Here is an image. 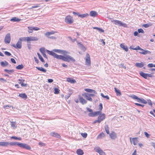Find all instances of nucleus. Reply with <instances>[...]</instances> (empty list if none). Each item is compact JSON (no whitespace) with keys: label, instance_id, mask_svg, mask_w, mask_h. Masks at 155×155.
I'll use <instances>...</instances> for the list:
<instances>
[{"label":"nucleus","instance_id":"24","mask_svg":"<svg viewBox=\"0 0 155 155\" xmlns=\"http://www.w3.org/2000/svg\"><path fill=\"white\" fill-rule=\"evenodd\" d=\"M56 33V31H52L51 32H46L45 34V35L47 37H48V36H50V35L54 34Z\"/></svg>","mask_w":155,"mask_h":155},{"label":"nucleus","instance_id":"2","mask_svg":"<svg viewBox=\"0 0 155 155\" xmlns=\"http://www.w3.org/2000/svg\"><path fill=\"white\" fill-rule=\"evenodd\" d=\"M111 22L113 23L115 25L120 26H123L124 27H127V25L124 23L116 20L111 19Z\"/></svg>","mask_w":155,"mask_h":155},{"label":"nucleus","instance_id":"39","mask_svg":"<svg viewBox=\"0 0 155 155\" xmlns=\"http://www.w3.org/2000/svg\"><path fill=\"white\" fill-rule=\"evenodd\" d=\"M132 142L134 145H136L138 142V140L137 138H133L132 139Z\"/></svg>","mask_w":155,"mask_h":155},{"label":"nucleus","instance_id":"28","mask_svg":"<svg viewBox=\"0 0 155 155\" xmlns=\"http://www.w3.org/2000/svg\"><path fill=\"white\" fill-rule=\"evenodd\" d=\"M136 67L138 68H142L144 66V64L143 62L136 63L135 64Z\"/></svg>","mask_w":155,"mask_h":155},{"label":"nucleus","instance_id":"34","mask_svg":"<svg viewBox=\"0 0 155 155\" xmlns=\"http://www.w3.org/2000/svg\"><path fill=\"white\" fill-rule=\"evenodd\" d=\"M77 153L79 155H82L84 154L83 151L81 149H78L76 151Z\"/></svg>","mask_w":155,"mask_h":155},{"label":"nucleus","instance_id":"12","mask_svg":"<svg viewBox=\"0 0 155 155\" xmlns=\"http://www.w3.org/2000/svg\"><path fill=\"white\" fill-rule=\"evenodd\" d=\"M38 38L37 37H27V41H38Z\"/></svg>","mask_w":155,"mask_h":155},{"label":"nucleus","instance_id":"55","mask_svg":"<svg viewBox=\"0 0 155 155\" xmlns=\"http://www.w3.org/2000/svg\"><path fill=\"white\" fill-rule=\"evenodd\" d=\"M147 103L148 104L151 106H152V103L151 101V100L150 99H148L147 100Z\"/></svg>","mask_w":155,"mask_h":155},{"label":"nucleus","instance_id":"35","mask_svg":"<svg viewBox=\"0 0 155 155\" xmlns=\"http://www.w3.org/2000/svg\"><path fill=\"white\" fill-rule=\"evenodd\" d=\"M67 81L71 83H74L76 82V81L74 79H71V78H67Z\"/></svg>","mask_w":155,"mask_h":155},{"label":"nucleus","instance_id":"15","mask_svg":"<svg viewBox=\"0 0 155 155\" xmlns=\"http://www.w3.org/2000/svg\"><path fill=\"white\" fill-rule=\"evenodd\" d=\"M100 111H96L94 112H91L88 114V115L89 117H94L97 115H98L100 114Z\"/></svg>","mask_w":155,"mask_h":155},{"label":"nucleus","instance_id":"37","mask_svg":"<svg viewBox=\"0 0 155 155\" xmlns=\"http://www.w3.org/2000/svg\"><path fill=\"white\" fill-rule=\"evenodd\" d=\"M120 47L123 48L125 51H128V48L127 46H126L124 45L123 44H121L120 45Z\"/></svg>","mask_w":155,"mask_h":155},{"label":"nucleus","instance_id":"52","mask_svg":"<svg viewBox=\"0 0 155 155\" xmlns=\"http://www.w3.org/2000/svg\"><path fill=\"white\" fill-rule=\"evenodd\" d=\"M101 96L107 99V100H109V97L107 96H104L103 93H101Z\"/></svg>","mask_w":155,"mask_h":155},{"label":"nucleus","instance_id":"61","mask_svg":"<svg viewBox=\"0 0 155 155\" xmlns=\"http://www.w3.org/2000/svg\"><path fill=\"white\" fill-rule=\"evenodd\" d=\"M39 145L41 147H42L45 146V144L43 143L39 142Z\"/></svg>","mask_w":155,"mask_h":155},{"label":"nucleus","instance_id":"9","mask_svg":"<svg viewBox=\"0 0 155 155\" xmlns=\"http://www.w3.org/2000/svg\"><path fill=\"white\" fill-rule=\"evenodd\" d=\"M85 64L89 66L91 64V59L89 54L87 53L86 55Z\"/></svg>","mask_w":155,"mask_h":155},{"label":"nucleus","instance_id":"10","mask_svg":"<svg viewBox=\"0 0 155 155\" xmlns=\"http://www.w3.org/2000/svg\"><path fill=\"white\" fill-rule=\"evenodd\" d=\"M105 118V115L104 114H100L98 117V120L99 123H100L101 121L104 120Z\"/></svg>","mask_w":155,"mask_h":155},{"label":"nucleus","instance_id":"49","mask_svg":"<svg viewBox=\"0 0 155 155\" xmlns=\"http://www.w3.org/2000/svg\"><path fill=\"white\" fill-rule=\"evenodd\" d=\"M11 138L12 139H14L15 140H20L21 139V137H18L16 136H12L11 137Z\"/></svg>","mask_w":155,"mask_h":155},{"label":"nucleus","instance_id":"6","mask_svg":"<svg viewBox=\"0 0 155 155\" xmlns=\"http://www.w3.org/2000/svg\"><path fill=\"white\" fill-rule=\"evenodd\" d=\"M18 146L21 148H23L28 150H30L31 149V147L28 144L24 143H19Z\"/></svg>","mask_w":155,"mask_h":155},{"label":"nucleus","instance_id":"14","mask_svg":"<svg viewBox=\"0 0 155 155\" xmlns=\"http://www.w3.org/2000/svg\"><path fill=\"white\" fill-rule=\"evenodd\" d=\"M82 96L84 97L86 99L90 101H92V98L89 96L88 93H84L82 94Z\"/></svg>","mask_w":155,"mask_h":155},{"label":"nucleus","instance_id":"59","mask_svg":"<svg viewBox=\"0 0 155 155\" xmlns=\"http://www.w3.org/2000/svg\"><path fill=\"white\" fill-rule=\"evenodd\" d=\"M144 134L146 136V137H147L149 138L150 137V134H148V133L147 132H144Z\"/></svg>","mask_w":155,"mask_h":155},{"label":"nucleus","instance_id":"22","mask_svg":"<svg viewBox=\"0 0 155 155\" xmlns=\"http://www.w3.org/2000/svg\"><path fill=\"white\" fill-rule=\"evenodd\" d=\"M97 15V12L94 11H91L90 12L89 15L91 17H95Z\"/></svg>","mask_w":155,"mask_h":155},{"label":"nucleus","instance_id":"11","mask_svg":"<svg viewBox=\"0 0 155 155\" xmlns=\"http://www.w3.org/2000/svg\"><path fill=\"white\" fill-rule=\"evenodd\" d=\"M46 51L49 54L53 56L54 57L57 59H58L59 56L58 55L52 51H50L48 50H46Z\"/></svg>","mask_w":155,"mask_h":155},{"label":"nucleus","instance_id":"58","mask_svg":"<svg viewBox=\"0 0 155 155\" xmlns=\"http://www.w3.org/2000/svg\"><path fill=\"white\" fill-rule=\"evenodd\" d=\"M5 54L8 56H10L11 55V54L10 52L7 51L5 52Z\"/></svg>","mask_w":155,"mask_h":155},{"label":"nucleus","instance_id":"63","mask_svg":"<svg viewBox=\"0 0 155 155\" xmlns=\"http://www.w3.org/2000/svg\"><path fill=\"white\" fill-rule=\"evenodd\" d=\"M33 30L35 31H38L40 30V29L38 27H33Z\"/></svg>","mask_w":155,"mask_h":155},{"label":"nucleus","instance_id":"13","mask_svg":"<svg viewBox=\"0 0 155 155\" xmlns=\"http://www.w3.org/2000/svg\"><path fill=\"white\" fill-rule=\"evenodd\" d=\"M54 51L55 52L59 53H61L63 54H66L69 53L68 52L64 50H62L60 49H54Z\"/></svg>","mask_w":155,"mask_h":155},{"label":"nucleus","instance_id":"17","mask_svg":"<svg viewBox=\"0 0 155 155\" xmlns=\"http://www.w3.org/2000/svg\"><path fill=\"white\" fill-rule=\"evenodd\" d=\"M50 135L52 136L56 137L58 138H60L61 136L57 133L55 132H52L50 133Z\"/></svg>","mask_w":155,"mask_h":155},{"label":"nucleus","instance_id":"46","mask_svg":"<svg viewBox=\"0 0 155 155\" xmlns=\"http://www.w3.org/2000/svg\"><path fill=\"white\" fill-rule=\"evenodd\" d=\"M4 71L7 72L9 74H10L11 73H12L14 72V70H8L7 69H5Z\"/></svg>","mask_w":155,"mask_h":155},{"label":"nucleus","instance_id":"36","mask_svg":"<svg viewBox=\"0 0 155 155\" xmlns=\"http://www.w3.org/2000/svg\"><path fill=\"white\" fill-rule=\"evenodd\" d=\"M36 68L38 69V70L41 71L43 72L44 73H45L46 72V70L42 67H36Z\"/></svg>","mask_w":155,"mask_h":155},{"label":"nucleus","instance_id":"48","mask_svg":"<svg viewBox=\"0 0 155 155\" xmlns=\"http://www.w3.org/2000/svg\"><path fill=\"white\" fill-rule=\"evenodd\" d=\"M152 25L150 23V24H144L142 26L143 27H144L145 28H148L151 26Z\"/></svg>","mask_w":155,"mask_h":155},{"label":"nucleus","instance_id":"31","mask_svg":"<svg viewBox=\"0 0 155 155\" xmlns=\"http://www.w3.org/2000/svg\"><path fill=\"white\" fill-rule=\"evenodd\" d=\"M19 96L25 99H26L27 98V96L25 93L20 94Z\"/></svg>","mask_w":155,"mask_h":155},{"label":"nucleus","instance_id":"25","mask_svg":"<svg viewBox=\"0 0 155 155\" xmlns=\"http://www.w3.org/2000/svg\"><path fill=\"white\" fill-rule=\"evenodd\" d=\"M8 142H0V146L3 147H7L8 146Z\"/></svg>","mask_w":155,"mask_h":155},{"label":"nucleus","instance_id":"43","mask_svg":"<svg viewBox=\"0 0 155 155\" xmlns=\"http://www.w3.org/2000/svg\"><path fill=\"white\" fill-rule=\"evenodd\" d=\"M28 32L29 33H31L33 32V27L31 26H28Z\"/></svg>","mask_w":155,"mask_h":155},{"label":"nucleus","instance_id":"26","mask_svg":"<svg viewBox=\"0 0 155 155\" xmlns=\"http://www.w3.org/2000/svg\"><path fill=\"white\" fill-rule=\"evenodd\" d=\"M20 143H19L18 142H11L10 143L8 142V145H10V146H15L16 145H17L18 146V144Z\"/></svg>","mask_w":155,"mask_h":155},{"label":"nucleus","instance_id":"53","mask_svg":"<svg viewBox=\"0 0 155 155\" xmlns=\"http://www.w3.org/2000/svg\"><path fill=\"white\" fill-rule=\"evenodd\" d=\"M39 51L42 53H45V48H41L39 49Z\"/></svg>","mask_w":155,"mask_h":155},{"label":"nucleus","instance_id":"8","mask_svg":"<svg viewBox=\"0 0 155 155\" xmlns=\"http://www.w3.org/2000/svg\"><path fill=\"white\" fill-rule=\"evenodd\" d=\"M12 46L16 48L20 49L22 47V43L19 40L16 43V45L15 44H13L12 45Z\"/></svg>","mask_w":155,"mask_h":155},{"label":"nucleus","instance_id":"64","mask_svg":"<svg viewBox=\"0 0 155 155\" xmlns=\"http://www.w3.org/2000/svg\"><path fill=\"white\" fill-rule=\"evenodd\" d=\"M11 61L12 63L14 64H15L16 63V61L13 58H11Z\"/></svg>","mask_w":155,"mask_h":155},{"label":"nucleus","instance_id":"62","mask_svg":"<svg viewBox=\"0 0 155 155\" xmlns=\"http://www.w3.org/2000/svg\"><path fill=\"white\" fill-rule=\"evenodd\" d=\"M135 104L137 106H141L142 107H143L144 106V105L141 104H139L138 103H135Z\"/></svg>","mask_w":155,"mask_h":155},{"label":"nucleus","instance_id":"44","mask_svg":"<svg viewBox=\"0 0 155 155\" xmlns=\"http://www.w3.org/2000/svg\"><path fill=\"white\" fill-rule=\"evenodd\" d=\"M130 48L134 50H143V49L140 48L139 46H137L134 48H131V47H130Z\"/></svg>","mask_w":155,"mask_h":155},{"label":"nucleus","instance_id":"1","mask_svg":"<svg viewBox=\"0 0 155 155\" xmlns=\"http://www.w3.org/2000/svg\"><path fill=\"white\" fill-rule=\"evenodd\" d=\"M58 59H61L64 61L68 62L70 61L72 62H74L75 61V60L74 58L68 55H66L64 56L59 55Z\"/></svg>","mask_w":155,"mask_h":155},{"label":"nucleus","instance_id":"51","mask_svg":"<svg viewBox=\"0 0 155 155\" xmlns=\"http://www.w3.org/2000/svg\"><path fill=\"white\" fill-rule=\"evenodd\" d=\"M4 108L5 109H9L12 108V109H13V107L11 106H9L8 105H6L4 106Z\"/></svg>","mask_w":155,"mask_h":155},{"label":"nucleus","instance_id":"54","mask_svg":"<svg viewBox=\"0 0 155 155\" xmlns=\"http://www.w3.org/2000/svg\"><path fill=\"white\" fill-rule=\"evenodd\" d=\"M138 32L139 33H141L143 34L144 33V31L142 28H139L138 30Z\"/></svg>","mask_w":155,"mask_h":155},{"label":"nucleus","instance_id":"23","mask_svg":"<svg viewBox=\"0 0 155 155\" xmlns=\"http://www.w3.org/2000/svg\"><path fill=\"white\" fill-rule=\"evenodd\" d=\"M18 83L21 84V85L22 87H26L27 85V84H24L22 81H24V80L19 79L18 80Z\"/></svg>","mask_w":155,"mask_h":155},{"label":"nucleus","instance_id":"29","mask_svg":"<svg viewBox=\"0 0 155 155\" xmlns=\"http://www.w3.org/2000/svg\"><path fill=\"white\" fill-rule=\"evenodd\" d=\"M21 20V19L16 17H14L11 19L10 21L13 22H19Z\"/></svg>","mask_w":155,"mask_h":155},{"label":"nucleus","instance_id":"5","mask_svg":"<svg viewBox=\"0 0 155 155\" xmlns=\"http://www.w3.org/2000/svg\"><path fill=\"white\" fill-rule=\"evenodd\" d=\"M73 21L72 17L69 15L67 16L65 18V22L68 24H71L73 23Z\"/></svg>","mask_w":155,"mask_h":155},{"label":"nucleus","instance_id":"42","mask_svg":"<svg viewBox=\"0 0 155 155\" xmlns=\"http://www.w3.org/2000/svg\"><path fill=\"white\" fill-rule=\"evenodd\" d=\"M37 55L39 59L41 61L43 62H45V60H44L41 56L40 54L39 53H38Z\"/></svg>","mask_w":155,"mask_h":155},{"label":"nucleus","instance_id":"18","mask_svg":"<svg viewBox=\"0 0 155 155\" xmlns=\"http://www.w3.org/2000/svg\"><path fill=\"white\" fill-rule=\"evenodd\" d=\"M142 51L140 52L139 53L140 54L146 55L148 54H150L151 53V52L149 51L148 50H145L143 49V50H141Z\"/></svg>","mask_w":155,"mask_h":155},{"label":"nucleus","instance_id":"41","mask_svg":"<svg viewBox=\"0 0 155 155\" xmlns=\"http://www.w3.org/2000/svg\"><path fill=\"white\" fill-rule=\"evenodd\" d=\"M27 37H21L19 38V40L22 42V41H27Z\"/></svg>","mask_w":155,"mask_h":155},{"label":"nucleus","instance_id":"32","mask_svg":"<svg viewBox=\"0 0 155 155\" xmlns=\"http://www.w3.org/2000/svg\"><path fill=\"white\" fill-rule=\"evenodd\" d=\"M105 137V134L103 133L102 132L97 137V139H101Z\"/></svg>","mask_w":155,"mask_h":155},{"label":"nucleus","instance_id":"16","mask_svg":"<svg viewBox=\"0 0 155 155\" xmlns=\"http://www.w3.org/2000/svg\"><path fill=\"white\" fill-rule=\"evenodd\" d=\"M79 99L80 102L82 104H86L87 103V101L81 96H79Z\"/></svg>","mask_w":155,"mask_h":155},{"label":"nucleus","instance_id":"40","mask_svg":"<svg viewBox=\"0 0 155 155\" xmlns=\"http://www.w3.org/2000/svg\"><path fill=\"white\" fill-rule=\"evenodd\" d=\"M89 16V15L87 13H85L83 14H80L79 15V17L81 18H84L87 17Z\"/></svg>","mask_w":155,"mask_h":155},{"label":"nucleus","instance_id":"38","mask_svg":"<svg viewBox=\"0 0 155 155\" xmlns=\"http://www.w3.org/2000/svg\"><path fill=\"white\" fill-rule=\"evenodd\" d=\"M8 64V62L5 61V62L2 61L1 62V65L3 67H5Z\"/></svg>","mask_w":155,"mask_h":155},{"label":"nucleus","instance_id":"33","mask_svg":"<svg viewBox=\"0 0 155 155\" xmlns=\"http://www.w3.org/2000/svg\"><path fill=\"white\" fill-rule=\"evenodd\" d=\"M10 122L11 127L13 128V129H15L17 128V126L16 123L15 122L11 121Z\"/></svg>","mask_w":155,"mask_h":155},{"label":"nucleus","instance_id":"60","mask_svg":"<svg viewBox=\"0 0 155 155\" xmlns=\"http://www.w3.org/2000/svg\"><path fill=\"white\" fill-rule=\"evenodd\" d=\"M39 7V6L38 5H35L32 6V7L31 8H30V9H32L33 8H37Z\"/></svg>","mask_w":155,"mask_h":155},{"label":"nucleus","instance_id":"21","mask_svg":"<svg viewBox=\"0 0 155 155\" xmlns=\"http://www.w3.org/2000/svg\"><path fill=\"white\" fill-rule=\"evenodd\" d=\"M84 91L88 92L93 93L96 94H97V92L95 90L91 89L89 88H85L84 89Z\"/></svg>","mask_w":155,"mask_h":155},{"label":"nucleus","instance_id":"27","mask_svg":"<svg viewBox=\"0 0 155 155\" xmlns=\"http://www.w3.org/2000/svg\"><path fill=\"white\" fill-rule=\"evenodd\" d=\"M114 90L115 92H116L117 96H120L121 95V93L120 91L116 87H115Z\"/></svg>","mask_w":155,"mask_h":155},{"label":"nucleus","instance_id":"57","mask_svg":"<svg viewBox=\"0 0 155 155\" xmlns=\"http://www.w3.org/2000/svg\"><path fill=\"white\" fill-rule=\"evenodd\" d=\"M147 66L148 67L150 68H151L153 67H155V64L152 63H150L148 64Z\"/></svg>","mask_w":155,"mask_h":155},{"label":"nucleus","instance_id":"7","mask_svg":"<svg viewBox=\"0 0 155 155\" xmlns=\"http://www.w3.org/2000/svg\"><path fill=\"white\" fill-rule=\"evenodd\" d=\"M5 42V44H9L11 41V36L10 33L7 34L4 39Z\"/></svg>","mask_w":155,"mask_h":155},{"label":"nucleus","instance_id":"19","mask_svg":"<svg viewBox=\"0 0 155 155\" xmlns=\"http://www.w3.org/2000/svg\"><path fill=\"white\" fill-rule=\"evenodd\" d=\"M110 138L113 140L115 139L117 137L116 134L114 132H112L110 134Z\"/></svg>","mask_w":155,"mask_h":155},{"label":"nucleus","instance_id":"3","mask_svg":"<svg viewBox=\"0 0 155 155\" xmlns=\"http://www.w3.org/2000/svg\"><path fill=\"white\" fill-rule=\"evenodd\" d=\"M130 97L133 99L137 100V101L138 102L143 103L145 104L147 103V101L144 99L143 98H140L135 95H132L130 96Z\"/></svg>","mask_w":155,"mask_h":155},{"label":"nucleus","instance_id":"45","mask_svg":"<svg viewBox=\"0 0 155 155\" xmlns=\"http://www.w3.org/2000/svg\"><path fill=\"white\" fill-rule=\"evenodd\" d=\"M105 129L106 132L107 134H109V127L107 125H106L105 126Z\"/></svg>","mask_w":155,"mask_h":155},{"label":"nucleus","instance_id":"47","mask_svg":"<svg viewBox=\"0 0 155 155\" xmlns=\"http://www.w3.org/2000/svg\"><path fill=\"white\" fill-rule=\"evenodd\" d=\"M24 68V66L22 64L21 65H19L16 67V68L17 69L21 70L22 69Z\"/></svg>","mask_w":155,"mask_h":155},{"label":"nucleus","instance_id":"4","mask_svg":"<svg viewBox=\"0 0 155 155\" xmlns=\"http://www.w3.org/2000/svg\"><path fill=\"white\" fill-rule=\"evenodd\" d=\"M94 150L96 152L99 153L100 155H106V153L99 146L95 147Z\"/></svg>","mask_w":155,"mask_h":155},{"label":"nucleus","instance_id":"50","mask_svg":"<svg viewBox=\"0 0 155 155\" xmlns=\"http://www.w3.org/2000/svg\"><path fill=\"white\" fill-rule=\"evenodd\" d=\"M54 93L55 94H58L59 93L60 90L58 88H55L54 89Z\"/></svg>","mask_w":155,"mask_h":155},{"label":"nucleus","instance_id":"30","mask_svg":"<svg viewBox=\"0 0 155 155\" xmlns=\"http://www.w3.org/2000/svg\"><path fill=\"white\" fill-rule=\"evenodd\" d=\"M139 74L140 76L145 79L147 78V74L144 73L142 71H140Z\"/></svg>","mask_w":155,"mask_h":155},{"label":"nucleus","instance_id":"20","mask_svg":"<svg viewBox=\"0 0 155 155\" xmlns=\"http://www.w3.org/2000/svg\"><path fill=\"white\" fill-rule=\"evenodd\" d=\"M78 45L81 49L83 50L84 51H85L86 50V48L81 43L78 42Z\"/></svg>","mask_w":155,"mask_h":155},{"label":"nucleus","instance_id":"56","mask_svg":"<svg viewBox=\"0 0 155 155\" xmlns=\"http://www.w3.org/2000/svg\"><path fill=\"white\" fill-rule=\"evenodd\" d=\"M81 135L84 138H86L87 136V134L86 133H81Z\"/></svg>","mask_w":155,"mask_h":155}]
</instances>
